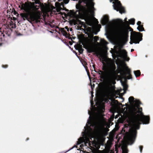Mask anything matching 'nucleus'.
I'll return each mask as SVG.
<instances>
[{
    "label": "nucleus",
    "mask_w": 153,
    "mask_h": 153,
    "mask_svg": "<svg viewBox=\"0 0 153 153\" xmlns=\"http://www.w3.org/2000/svg\"><path fill=\"white\" fill-rule=\"evenodd\" d=\"M100 31V30H99L98 31H97V32H93V33L95 35H97V33L98 32H99Z\"/></svg>",
    "instance_id": "31"
},
{
    "label": "nucleus",
    "mask_w": 153,
    "mask_h": 153,
    "mask_svg": "<svg viewBox=\"0 0 153 153\" xmlns=\"http://www.w3.org/2000/svg\"><path fill=\"white\" fill-rule=\"evenodd\" d=\"M137 29L140 32L145 31V30L143 27V25H142L138 26V27H137Z\"/></svg>",
    "instance_id": "16"
},
{
    "label": "nucleus",
    "mask_w": 153,
    "mask_h": 153,
    "mask_svg": "<svg viewBox=\"0 0 153 153\" xmlns=\"http://www.w3.org/2000/svg\"><path fill=\"white\" fill-rule=\"evenodd\" d=\"M72 30V29H70V31H71Z\"/></svg>",
    "instance_id": "39"
},
{
    "label": "nucleus",
    "mask_w": 153,
    "mask_h": 153,
    "mask_svg": "<svg viewBox=\"0 0 153 153\" xmlns=\"http://www.w3.org/2000/svg\"><path fill=\"white\" fill-rule=\"evenodd\" d=\"M39 21H40V22H39L38 24H41L42 23L44 24V25L45 26V27H47V25L50 26L51 27L53 28L54 27L55 25H51L49 23H48L44 19H41L39 18Z\"/></svg>",
    "instance_id": "11"
},
{
    "label": "nucleus",
    "mask_w": 153,
    "mask_h": 153,
    "mask_svg": "<svg viewBox=\"0 0 153 153\" xmlns=\"http://www.w3.org/2000/svg\"><path fill=\"white\" fill-rule=\"evenodd\" d=\"M146 56V57H147V56L146 55V56Z\"/></svg>",
    "instance_id": "43"
},
{
    "label": "nucleus",
    "mask_w": 153,
    "mask_h": 153,
    "mask_svg": "<svg viewBox=\"0 0 153 153\" xmlns=\"http://www.w3.org/2000/svg\"><path fill=\"white\" fill-rule=\"evenodd\" d=\"M128 102L131 105H137V108L133 107L128 112H126V114L125 115V120H126L127 122L129 125H131L132 126H133V124L130 123H128L127 120V115L130 112V111L134 108H135L137 111H139L140 110V105L142 103L141 102L138 100L137 99H135L134 97L132 96L130 97L128 99Z\"/></svg>",
    "instance_id": "7"
},
{
    "label": "nucleus",
    "mask_w": 153,
    "mask_h": 153,
    "mask_svg": "<svg viewBox=\"0 0 153 153\" xmlns=\"http://www.w3.org/2000/svg\"><path fill=\"white\" fill-rule=\"evenodd\" d=\"M143 146H139V148L140 150V153H142V150L143 149Z\"/></svg>",
    "instance_id": "23"
},
{
    "label": "nucleus",
    "mask_w": 153,
    "mask_h": 153,
    "mask_svg": "<svg viewBox=\"0 0 153 153\" xmlns=\"http://www.w3.org/2000/svg\"><path fill=\"white\" fill-rule=\"evenodd\" d=\"M122 85L123 87V88H124L125 89H127V85H123V83H122Z\"/></svg>",
    "instance_id": "27"
},
{
    "label": "nucleus",
    "mask_w": 153,
    "mask_h": 153,
    "mask_svg": "<svg viewBox=\"0 0 153 153\" xmlns=\"http://www.w3.org/2000/svg\"><path fill=\"white\" fill-rule=\"evenodd\" d=\"M82 43V45H83V43Z\"/></svg>",
    "instance_id": "46"
},
{
    "label": "nucleus",
    "mask_w": 153,
    "mask_h": 153,
    "mask_svg": "<svg viewBox=\"0 0 153 153\" xmlns=\"http://www.w3.org/2000/svg\"><path fill=\"white\" fill-rule=\"evenodd\" d=\"M116 64L117 65H118V64H117V63H116Z\"/></svg>",
    "instance_id": "47"
},
{
    "label": "nucleus",
    "mask_w": 153,
    "mask_h": 153,
    "mask_svg": "<svg viewBox=\"0 0 153 153\" xmlns=\"http://www.w3.org/2000/svg\"><path fill=\"white\" fill-rule=\"evenodd\" d=\"M97 54H96V56H98L99 55V54L97 52Z\"/></svg>",
    "instance_id": "35"
},
{
    "label": "nucleus",
    "mask_w": 153,
    "mask_h": 153,
    "mask_svg": "<svg viewBox=\"0 0 153 153\" xmlns=\"http://www.w3.org/2000/svg\"><path fill=\"white\" fill-rule=\"evenodd\" d=\"M63 1L62 2L63 4H68L69 1V0H62Z\"/></svg>",
    "instance_id": "22"
},
{
    "label": "nucleus",
    "mask_w": 153,
    "mask_h": 153,
    "mask_svg": "<svg viewBox=\"0 0 153 153\" xmlns=\"http://www.w3.org/2000/svg\"><path fill=\"white\" fill-rule=\"evenodd\" d=\"M58 39H60L61 40V39H60V38H59V37H58Z\"/></svg>",
    "instance_id": "40"
},
{
    "label": "nucleus",
    "mask_w": 153,
    "mask_h": 153,
    "mask_svg": "<svg viewBox=\"0 0 153 153\" xmlns=\"http://www.w3.org/2000/svg\"><path fill=\"white\" fill-rule=\"evenodd\" d=\"M101 41H102L103 43L105 45H107V44H108V43L107 42H106L103 39H101Z\"/></svg>",
    "instance_id": "24"
},
{
    "label": "nucleus",
    "mask_w": 153,
    "mask_h": 153,
    "mask_svg": "<svg viewBox=\"0 0 153 153\" xmlns=\"http://www.w3.org/2000/svg\"><path fill=\"white\" fill-rule=\"evenodd\" d=\"M123 52L124 59L126 61H128L129 59V58L127 57V52L125 50H123Z\"/></svg>",
    "instance_id": "15"
},
{
    "label": "nucleus",
    "mask_w": 153,
    "mask_h": 153,
    "mask_svg": "<svg viewBox=\"0 0 153 153\" xmlns=\"http://www.w3.org/2000/svg\"><path fill=\"white\" fill-rule=\"evenodd\" d=\"M90 103H91V105L92 104V102H91V101H90Z\"/></svg>",
    "instance_id": "41"
},
{
    "label": "nucleus",
    "mask_w": 153,
    "mask_h": 153,
    "mask_svg": "<svg viewBox=\"0 0 153 153\" xmlns=\"http://www.w3.org/2000/svg\"><path fill=\"white\" fill-rule=\"evenodd\" d=\"M19 7L27 13L26 14L22 16V17L24 20L26 19L31 24L38 23L40 22L39 20V18L36 17L30 13L31 6L30 4L27 3L23 4L21 6H19Z\"/></svg>",
    "instance_id": "6"
},
{
    "label": "nucleus",
    "mask_w": 153,
    "mask_h": 153,
    "mask_svg": "<svg viewBox=\"0 0 153 153\" xmlns=\"http://www.w3.org/2000/svg\"><path fill=\"white\" fill-rule=\"evenodd\" d=\"M101 23L102 25H105V30L106 31V27L107 26V25L109 23L108 17L106 15H105L103 19L101 20Z\"/></svg>",
    "instance_id": "9"
},
{
    "label": "nucleus",
    "mask_w": 153,
    "mask_h": 153,
    "mask_svg": "<svg viewBox=\"0 0 153 153\" xmlns=\"http://www.w3.org/2000/svg\"><path fill=\"white\" fill-rule=\"evenodd\" d=\"M108 71L104 73L102 71L98 70L97 71L95 70V66L93 65L94 70L95 72L100 75V77L101 79V81H106L105 84L102 88V92L106 97L110 95L115 89L114 85L116 82L115 78L116 71V67L114 61L111 60L108 65Z\"/></svg>",
    "instance_id": "3"
},
{
    "label": "nucleus",
    "mask_w": 153,
    "mask_h": 153,
    "mask_svg": "<svg viewBox=\"0 0 153 153\" xmlns=\"http://www.w3.org/2000/svg\"><path fill=\"white\" fill-rule=\"evenodd\" d=\"M84 48H85L88 53L94 52L95 51L91 48H88L87 45L84 46Z\"/></svg>",
    "instance_id": "14"
},
{
    "label": "nucleus",
    "mask_w": 153,
    "mask_h": 153,
    "mask_svg": "<svg viewBox=\"0 0 153 153\" xmlns=\"http://www.w3.org/2000/svg\"><path fill=\"white\" fill-rule=\"evenodd\" d=\"M32 1H35V3L36 4H38L39 3L38 2V1H36V0H32Z\"/></svg>",
    "instance_id": "30"
},
{
    "label": "nucleus",
    "mask_w": 153,
    "mask_h": 153,
    "mask_svg": "<svg viewBox=\"0 0 153 153\" xmlns=\"http://www.w3.org/2000/svg\"><path fill=\"white\" fill-rule=\"evenodd\" d=\"M91 89H92V87H91Z\"/></svg>",
    "instance_id": "48"
},
{
    "label": "nucleus",
    "mask_w": 153,
    "mask_h": 153,
    "mask_svg": "<svg viewBox=\"0 0 153 153\" xmlns=\"http://www.w3.org/2000/svg\"><path fill=\"white\" fill-rule=\"evenodd\" d=\"M102 70H103V71H105V69L103 68H102Z\"/></svg>",
    "instance_id": "37"
},
{
    "label": "nucleus",
    "mask_w": 153,
    "mask_h": 153,
    "mask_svg": "<svg viewBox=\"0 0 153 153\" xmlns=\"http://www.w3.org/2000/svg\"><path fill=\"white\" fill-rule=\"evenodd\" d=\"M0 33L1 34L0 35V46H1L2 45V43L1 42L4 40V38L6 36H5L4 33H2L1 31H0Z\"/></svg>",
    "instance_id": "13"
},
{
    "label": "nucleus",
    "mask_w": 153,
    "mask_h": 153,
    "mask_svg": "<svg viewBox=\"0 0 153 153\" xmlns=\"http://www.w3.org/2000/svg\"><path fill=\"white\" fill-rule=\"evenodd\" d=\"M134 73L136 77L140 76L141 74L139 70L134 71Z\"/></svg>",
    "instance_id": "17"
},
{
    "label": "nucleus",
    "mask_w": 153,
    "mask_h": 153,
    "mask_svg": "<svg viewBox=\"0 0 153 153\" xmlns=\"http://www.w3.org/2000/svg\"><path fill=\"white\" fill-rule=\"evenodd\" d=\"M127 18H126L125 19H124V20L125 21H126V22H128L127 21Z\"/></svg>",
    "instance_id": "34"
},
{
    "label": "nucleus",
    "mask_w": 153,
    "mask_h": 153,
    "mask_svg": "<svg viewBox=\"0 0 153 153\" xmlns=\"http://www.w3.org/2000/svg\"><path fill=\"white\" fill-rule=\"evenodd\" d=\"M21 35V34H19V35Z\"/></svg>",
    "instance_id": "42"
},
{
    "label": "nucleus",
    "mask_w": 153,
    "mask_h": 153,
    "mask_svg": "<svg viewBox=\"0 0 153 153\" xmlns=\"http://www.w3.org/2000/svg\"><path fill=\"white\" fill-rule=\"evenodd\" d=\"M1 66L2 68H6L8 67V65H2Z\"/></svg>",
    "instance_id": "26"
},
{
    "label": "nucleus",
    "mask_w": 153,
    "mask_h": 153,
    "mask_svg": "<svg viewBox=\"0 0 153 153\" xmlns=\"http://www.w3.org/2000/svg\"><path fill=\"white\" fill-rule=\"evenodd\" d=\"M105 36H106V37H107V38L108 39H110V38H109V37H108V35H107V33H106L105 34Z\"/></svg>",
    "instance_id": "29"
},
{
    "label": "nucleus",
    "mask_w": 153,
    "mask_h": 153,
    "mask_svg": "<svg viewBox=\"0 0 153 153\" xmlns=\"http://www.w3.org/2000/svg\"><path fill=\"white\" fill-rule=\"evenodd\" d=\"M92 40L96 41L99 40V38L97 36H95L93 37Z\"/></svg>",
    "instance_id": "20"
},
{
    "label": "nucleus",
    "mask_w": 153,
    "mask_h": 153,
    "mask_svg": "<svg viewBox=\"0 0 153 153\" xmlns=\"http://www.w3.org/2000/svg\"><path fill=\"white\" fill-rule=\"evenodd\" d=\"M126 73H124V75L125 76L126 78L127 79H131L132 78L131 75L130 74L131 70L128 67H126Z\"/></svg>",
    "instance_id": "10"
},
{
    "label": "nucleus",
    "mask_w": 153,
    "mask_h": 153,
    "mask_svg": "<svg viewBox=\"0 0 153 153\" xmlns=\"http://www.w3.org/2000/svg\"><path fill=\"white\" fill-rule=\"evenodd\" d=\"M12 31V30L10 27H7V29H5L4 30V32L5 33L6 36H10V35Z\"/></svg>",
    "instance_id": "12"
},
{
    "label": "nucleus",
    "mask_w": 153,
    "mask_h": 153,
    "mask_svg": "<svg viewBox=\"0 0 153 153\" xmlns=\"http://www.w3.org/2000/svg\"><path fill=\"white\" fill-rule=\"evenodd\" d=\"M28 139H28H28H27V140H28Z\"/></svg>",
    "instance_id": "45"
},
{
    "label": "nucleus",
    "mask_w": 153,
    "mask_h": 153,
    "mask_svg": "<svg viewBox=\"0 0 153 153\" xmlns=\"http://www.w3.org/2000/svg\"><path fill=\"white\" fill-rule=\"evenodd\" d=\"M90 109H91V108H90Z\"/></svg>",
    "instance_id": "49"
},
{
    "label": "nucleus",
    "mask_w": 153,
    "mask_h": 153,
    "mask_svg": "<svg viewBox=\"0 0 153 153\" xmlns=\"http://www.w3.org/2000/svg\"><path fill=\"white\" fill-rule=\"evenodd\" d=\"M65 28L67 30V31H69V29L68 28V27L67 26H66L65 27Z\"/></svg>",
    "instance_id": "32"
},
{
    "label": "nucleus",
    "mask_w": 153,
    "mask_h": 153,
    "mask_svg": "<svg viewBox=\"0 0 153 153\" xmlns=\"http://www.w3.org/2000/svg\"><path fill=\"white\" fill-rule=\"evenodd\" d=\"M10 28H15L16 27V25L14 24H10Z\"/></svg>",
    "instance_id": "21"
},
{
    "label": "nucleus",
    "mask_w": 153,
    "mask_h": 153,
    "mask_svg": "<svg viewBox=\"0 0 153 153\" xmlns=\"http://www.w3.org/2000/svg\"><path fill=\"white\" fill-rule=\"evenodd\" d=\"M63 36H65V35H64V34H63Z\"/></svg>",
    "instance_id": "44"
},
{
    "label": "nucleus",
    "mask_w": 153,
    "mask_h": 153,
    "mask_svg": "<svg viewBox=\"0 0 153 153\" xmlns=\"http://www.w3.org/2000/svg\"><path fill=\"white\" fill-rule=\"evenodd\" d=\"M87 153H89V152H88ZM93 153H95V152H94Z\"/></svg>",
    "instance_id": "50"
},
{
    "label": "nucleus",
    "mask_w": 153,
    "mask_h": 153,
    "mask_svg": "<svg viewBox=\"0 0 153 153\" xmlns=\"http://www.w3.org/2000/svg\"><path fill=\"white\" fill-rule=\"evenodd\" d=\"M137 111L135 108L132 110L127 116V120L133 124L128 137V144L131 145L134 142L137 134V129H139L140 124H148L149 123V116L144 115L142 112V108Z\"/></svg>",
    "instance_id": "2"
},
{
    "label": "nucleus",
    "mask_w": 153,
    "mask_h": 153,
    "mask_svg": "<svg viewBox=\"0 0 153 153\" xmlns=\"http://www.w3.org/2000/svg\"><path fill=\"white\" fill-rule=\"evenodd\" d=\"M93 96H94L93 95H92V94H91V97H92V98H93Z\"/></svg>",
    "instance_id": "38"
},
{
    "label": "nucleus",
    "mask_w": 153,
    "mask_h": 153,
    "mask_svg": "<svg viewBox=\"0 0 153 153\" xmlns=\"http://www.w3.org/2000/svg\"><path fill=\"white\" fill-rule=\"evenodd\" d=\"M129 31H131V41L129 42L130 44H139L142 39L143 34L139 32L133 31L132 29L129 30L123 27H118L115 29L114 33L117 36H127Z\"/></svg>",
    "instance_id": "4"
},
{
    "label": "nucleus",
    "mask_w": 153,
    "mask_h": 153,
    "mask_svg": "<svg viewBox=\"0 0 153 153\" xmlns=\"http://www.w3.org/2000/svg\"><path fill=\"white\" fill-rule=\"evenodd\" d=\"M111 0H110V2H111Z\"/></svg>",
    "instance_id": "51"
},
{
    "label": "nucleus",
    "mask_w": 153,
    "mask_h": 153,
    "mask_svg": "<svg viewBox=\"0 0 153 153\" xmlns=\"http://www.w3.org/2000/svg\"><path fill=\"white\" fill-rule=\"evenodd\" d=\"M135 21L134 19H131L129 20L130 24L132 25H134L135 24Z\"/></svg>",
    "instance_id": "19"
},
{
    "label": "nucleus",
    "mask_w": 153,
    "mask_h": 153,
    "mask_svg": "<svg viewBox=\"0 0 153 153\" xmlns=\"http://www.w3.org/2000/svg\"><path fill=\"white\" fill-rule=\"evenodd\" d=\"M122 150L123 153H128V150L127 149V147L126 146H124L123 148H122Z\"/></svg>",
    "instance_id": "18"
},
{
    "label": "nucleus",
    "mask_w": 153,
    "mask_h": 153,
    "mask_svg": "<svg viewBox=\"0 0 153 153\" xmlns=\"http://www.w3.org/2000/svg\"><path fill=\"white\" fill-rule=\"evenodd\" d=\"M141 22L140 21H139L137 22V25L139 26L140 25H141Z\"/></svg>",
    "instance_id": "28"
},
{
    "label": "nucleus",
    "mask_w": 153,
    "mask_h": 153,
    "mask_svg": "<svg viewBox=\"0 0 153 153\" xmlns=\"http://www.w3.org/2000/svg\"><path fill=\"white\" fill-rule=\"evenodd\" d=\"M105 110L104 108L101 107L95 113L88 110L89 116L86 126L84 127V131L82 132V137L78 139L76 145L82 144L85 146H90L91 142L89 139L92 140L95 134L100 135L103 133L106 123L103 115Z\"/></svg>",
    "instance_id": "1"
},
{
    "label": "nucleus",
    "mask_w": 153,
    "mask_h": 153,
    "mask_svg": "<svg viewBox=\"0 0 153 153\" xmlns=\"http://www.w3.org/2000/svg\"><path fill=\"white\" fill-rule=\"evenodd\" d=\"M113 8L117 11H119L121 14L124 13L125 11L124 7L122 6L120 2L118 0H116L115 4L113 5Z\"/></svg>",
    "instance_id": "8"
},
{
    "label": "nucleus",
    "mask_w": 153,
    "mask_h": 153,
    "mask_svg": "<svg viewBox=\"0 0 153 153\" xmlns=\"http://www.w3.org/2000/svg\"><path fill=\"white\" fill-rule=\"evenodd\" d=\"M83 33L88 35L89 34V33H90V31H86L85 30H83Z\"/></svg>",
    "instance_id": "25"
},
{
    "label": "nucleus",
    "mask_w": 153,
    "mask_h": 153,
    "mask_svg": "<svg viewBox=\"0 0 153 153\" xmlns=\"http://www.w3.org/2000/svg\"><path fill=\"white\" fill-rule=\"evenodd\" d=\"M86 7H83L81 5H76V10L74 14L77 17L84 15L87 18L90 16L94 17V11L95 9L93 5L92 2L90 3L87 1L85 2Z\"/></svg>",
    "instance_id": "5"
},
{
    "label": "nucleus",
    "mask_w": 153,
    "mask_h": 153,
    "mask_svg": "<svg viewBox=\"0 0 153 153\" xmlns=\"http://www.w3.org/2000/svg\"><path fill=\"white\" fill-rule=\"evenodd\" d=\"M47 31H48V32H50V33H53V32L51 31H50V30H47Z\"/></svg>",
    "instance_id": "33"
},
{
    "label": "nucleus",
    "mask_w": 153,
    "mask_h": 153,
    "mask_svg": "<svg viewBox=\"0 0 153 153\" xmlns=\"http://www.w3.org/2000/svg\"><path fill=\"white\" fill-rule=\"evenodd\" d=\"M134 51V49H131V52H133Z\"/></svg>",
    "instance_id": "36"
}]
</instances>
